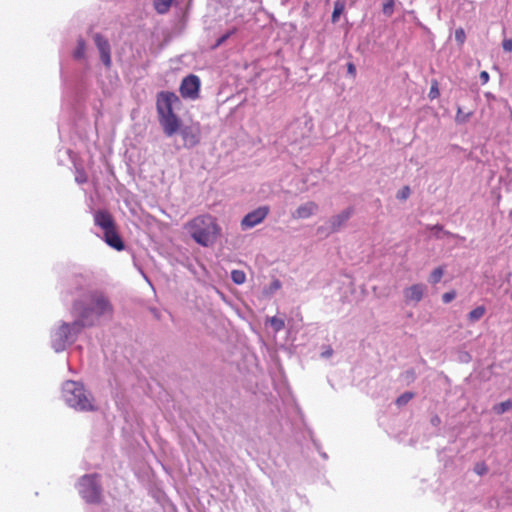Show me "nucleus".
I'll return each mask as SVG.
<instances>
[{"instance_id": "f257e3e1", "label": "nucleus", "mask_w": 512, "mask_h": 512, "mask_svg": "<svg viewBox=\"0 0 512 512\" xmlns=\"http://www.w3.org/2000/svg\"><path fill=\"white\" fill-rule=\"evenodd\" d=\"M72 313L88 328L96 326L102 318L111 317L113 305L103 291L94 290L73 301Z\"/></svg>"}, {"instance_id": "f03ea898", "label": "nucleus", "mask_w": 512, "mask_h": 512, "mask_svg": "<svg viewBox=\"0 0 512 512\" xmlns=\"http://www.w3.org/2000/svg\"><path fill=\"white\" fill-rule=\"evenodd\" d=\"M180 103L179 97L174 92L161 91L156 96L158 121L167 137L174 136L180 128L181 119L174 112Z\"/></svg>"}, {"instance_id": "7ed1b4c3", "label": "nucleus", "mask_w": 512, "mask_h": 512, "mask_svg": "<svg viewBox=\"0 0 512 512\" xmlns=\"http://www.w3.org/2000/svg\"><path fill=\"white\" fill-rule=\"evenodd\" d=\"M62 399L65 404L79 412H92L97 410L92 393L82 382L67 380L62 384Z\"/></svg>"}, {"instance_id": "20e7f679", "label": "nucleus", "mask_w": 512, "mask_h": 512, "mask_svg": "<svg viewBox=\"0 0 512 512\" xmlns=\"http://www.w3.org/2000/svg\"><path fill=\"white\" fill-rule=\"evenodd\" d=\"M185 230L197 244L203 247L213 245L220 233L215 218L209 214L194 217L185 224Z\"/></svg>"}, {"instance_id": "39448f33", "label": "nucleus", "mask_w": 512, "mask_h": 512, "mask_svg": "<svg viewBox=\"0 0 512 512\" xmlns=\"http://www.w3.org/2000/svg\"><path fill=\"white\" fill-rule=\"evenodd\" d=\"M86 327L76 318L72 322L59 321L50 332L51 347L56 353L72 346Z\"/></svg>"}, {"instance_id": "423d86ee", "label": "nucleus", "mask_w": 512, "mask_h": 512, "mask_svg": "<svg viewBox=\"0 0 512 512\" xmlns=\"http://www.w3.org/2000/svg\"><path fill=\"white\" fill-rule=\"evenodd\" d=\"M81 498L89 504H98L102 498L100 476L96 473L83 475L76 485Z\"/></svg>"}, {"instance_id": "0eeeda50", "label": "nucleus", "mask_w": 512, "mask_h": 512, "mask_svg": "<svg viewBox=\"0 0 512 512\" xmlns=\"http://www.w3.org/2000/svg\"><path fill=\"white\" fill-rule=\"evenodd\" d=\"M353 214L354 208L352 206L347 207L340 213L332 216L325 225L319 226L317 228V233L319 235L328 236L332 233L340 231V229L346 224V222L352 217Z\"/></svg>"}, {"instance_id": "6e6552de", "label": "nucleus", "mask_w": 512, "mask_h": 512, "mask_svg": "<svg viewBox=\"0 0 512 512\" xmlns=\"http://www.w3.org/2000/svg\"><path fill=\"white\" fill-rule=\"evenodd\" d=\"M200 79L194 74H190L183 78L179 92L184 99L196 100L199 97Z\"/></svg>"}, {"instance_id": "1a4fd4ad", "label": "nucleus", "mask_w": 512, "mask_h": 512, "mask_svg": "<svg viewBox=\"0 0 512 512\" xmlns=\"http://www.w3.org/2000/svg\"><path fill=\"white\" fill-rule=\"evenodd\" d=\"M270 212L269 206H260L253 211L247 213L241 220V228L243 230L251 229L262 223Z\"/></svg>"}, {"instance_id": "9d476101", "label": "nucleus", "mask_w": 512, "mask_h": 512, "mask_svg": "<svg viewBox=\"0 0 512 512\" xmlns=\"http://www.w3.org/2000/svg\"><path fill=\"white\" fill-rule=\"evenodd\" d=\"M94 44L99 52L100 60L106 69H110L112 66L111 58V45L109 40L101 33H95L93 35Z\"/></svg>"}, {"instance_id": "9b49d317", "label": "nucleus", "mask_w": 512, "mask_h": 512, "mask_svg": "<svg viewBox=\"0 0 512 512\" xmlns=\"http://www.w3.org/2000/svg\"><path fill=\"white\" fill-rule=\"evenodd\" d=\"M69 285L71 290V293L78 294V298L82 297L84 294L88 293L89 291H94L95 289H92V279L89 275L85 274H76L73 275L69 280Z\"/></svg>"}, {"instance_id": "f8f14e48", "label": "nucleus", "mask_w": 512, "mask_h": 512, "mask_svg": "<svg viewBox=\"0 0 512 512\" xmlns=\"http://www.w3.org/2000/svg\"><path fill=\"white\" fill-rule=\"evenodd\" d=\"M180 133L183 146L185 148H193L200 142V129L197 126L189 125V126H181L178 130Z\"/></svg>"}, {"instance_id": "ddd939ff", "label": "nucleus", "mask_w": 512, "mask_h": 512, "mask_svg": "<svg viewBox=\"0 0 512 512\" xmlns=\"http://www.w3.org/2000/svg\"><path fill=\"white\" fill-rule=\"evenodd\" d=\"M427 290V287L423 283H416L409 287H406L403 290V297L405 300V303L410 304H417L419 303Z\"/></svg>"}, {"instance_id": "4468645a", "label": "nucleus", "mask_w": 512, "mask_h": 512, "mask_svg": "<svg viewBox=\"0 0 512 512\" xmlns=\"http://www.w3.org/2000/svg\"><path fill=\"white\" fill-rule=\"evenodd\" d=\"M94 224L99 227L103 233L116 227L113 216L107 210H97L93 214Z\"/></svg>"}, {"instance_id": "2eb2a0df", "label": "nucleus", "mask_w": 512, "mask_h": 512, "mask_svg": "<svg viewBox=\"0 0 512 512\" xmlns=\"http://www.w3.org/2000/svg\"><path fill=\"white\" fill-rule=\"evenodd\" d=\"M319 210V206L314 201H307L300 205L294 212H292L293 219H307L315 215Z\"/></svg>"}, {"instance_id": "dca6fc26", "label": "nucleus", "mask_w": 512, "mask_h": 512, "mask_svg": "<svg viewBox=\"0 0 512 512\" xmlns=\"http://www.w3.org/2000/svg\"><path fill=\"white\" fill-rule=\"evenodd\" d=\"M103 240L108 246L117 251H122L125 248L124 242L116 227L103 233Z\"/></svg>"}, {"instance_id": "f3484780", "label": "nucleus", "mask_w": 512, "mask_h": 512, "mask_svg": "<svg viewBox=\"0 0 512 512\" xmlns=\"http://www.w3.org/2000/svg\"><path fill=\"white\" fill-rule=\"evenodd\" d=\"M86 55V42L83 38H78L76 48L73 51V57L76 60L84 59Z\"/></svg>"}, {"instance_id": "a211bd4d", "label": "nucleus", "mask_w": 512, "mask_h": 512, "mask_svg": "<svg viewBox=\"0 0 512 512\" xmlns=\"http://www.w3.org/2000/svg\"><path fill=\"white\" fill-rule=\"evenodd\" d=\"M486 313V308L485 306L483 305H480V306H477L476 308H474L473 310H471L467 317H468V320L469 322L471 323H475L477 321H479Z\"/></svg>"}, {"instance_id": "6ab92c4d", "label": "nucleus", "mask_w": 512, "mask_h": 512, "mask_svg": "<svg viewBox=\"0 0 512 512\" xmlns=\"http://www.w3.org/2000/svg\"><path fill=\"white\" fill-rule=\"evenodd\" d=\"M173 0H154L153 5L157 13L165 14L168 12Z\"/></svg>"}, {"instance_id": "aec40b11", "label": "nucleus", "mask_w": 512, "mask_h": 512, "mask_svg": "<svg viewBox=\"0 0 512 512\" xmlns=\"http://www.w3.org/2000/svg\"><path fill=\"white\" fill-rule=\"evenodd\" d=\"M444 275V268L443 267H437L435 268L428 277V282L430 284H437L441 281L442 277Z\"/></svg>"}, {"instance_id": "412c9836", "label": "nucleus", "mask_w": 512, "mask_h": 512, "mask_svg": "<svg viewBox=\"0 0 512 512\" xmlns=\"http://www.w3.org/2000/svg\"><path fill=\"white\" fill-rule=\"evenodd\" d=\"M512 408V399H508L506 401H503L501 403H498L494 405L493 410L496 414H504L508 410Z\"/></svg>"}, {"instance_id": "4be33fe9", "label": "nucleus", "mask_w": 512, "mask_h": 512, "mask_svg": "<svg viewBox=\"0 0 512 512\" xmlns=\"http://www.w3.org/2000/svg\"><path fill=\"white\" fill-rule=\"evenodd\" d=\"M231 280L237 284L241 285L246 281V274L242 270H233L231 272Z\"/></svg>"}, {"instance_id": "5701e85b", "label": "nucleus", "mask_w": 512, "mask_h": 512, "mask_svg": "<svg viewBox=\"0 0 512 512\" xmlns=\"http://www.w3.org/2000/svg\"><path fill=\"white\" fill-rule=\"evenodd\" d=\"M343 11H344V4L341 3L340 1H336L334 4L331 21L333 23H336L338 21L340 15L343 13Z\"/></svg>"}, {"instance_id": "b1692460", "label": "nucleus", "mask_w": 512, "mask_h": 512, "mask_svg": "<svg viewBox=\"0 0 512 512\" xmlns=\"http://www.w3.org/2000/svg\"><path fill=\"white\" fill-rule=\"evenodd\" d=\"M270 325L274 332H279L285 327V322L283 319L278 318L276 316L270 318Z\"/></svg>"}, {"instance_id": "393cba45", "label": "nucleus", "mask_w": 512, "mask_h": 512, "mask_svg": "<svg viewBox=\"0 0 512 512\" xmlns=\"http://www.w3.org/2000/svg\"><path fill=\"white\" fill-rule=\"evenodd\" d=\"M395 0H386L382 6V12L385 16L390 17L394 13Z\"/></svg>"}, {"instance_id": "a878e982", "label": "nucleus", "mask_w": 512, "mask_h": 512, "mask_svg": "<svg viewBox=\"0 0 512 512\" xmlns=\"http://www.w3.org/2000/svg\"><path fill=\"white\" fill-rule=\"evenodd\" d=\"M413 396L414 394L412 392H405L396 399V404L398 406L406 405L413 398Z\"/></svg>"}, {"instance_id": "bb28decb", "label": "nucleus", "mask_w": 512, "mask_h": 512, "mask_svg": "<svg viewBox=\"0 0 512 512\" xmlns=\"http://www.w3.org/2000/svg\"><path fill=\"white\" fill-rule=\"evenodd\" d=\"M455 40L459 45H463L466 40V34L463 28H457L455 30Z\"/></svg>"}, {"instance_id": "cd10ccee", "label": "nucleus", "mask_w": 512, "mask_h": 512, "mask_svg": "<svg viewBox=\"0 0 512 512\" xmlns=\"http://www.w3.org/2000/svg\"><path fill=\"white\" fill-rule=\"evenodd\" d=\"M474 472L479 476H483L488 472V467L484 462H478L474 466Z\"/></svg>"}, {"instance_id": "c85d7f7f", "label": "nucleus", "mask_w": 512, "mask_h": 512, "mask_svg": "<svg viewBox=\"0 0 512 512\" xmlns=\"http://www.w3.org/2000/svg\"><path fill=\"white\" fill-rule=\"evenodd\" d=\"M411 190L409 186H404L397 192L396 198L398 200L404 201L410 196Z\"/></svg>"}, {"instance_id": "c756f323", "label": "nucleus", "mask_w": 512, "mask_h": 512, "mask_svg": "<svg viewBox=\"0 0 512 512\" xmlns=\"http://www.w3.org/2000/svg\"><path fill=\"white\" fill-rule=\"evenodd\" d=\"M415 378H416V373L413 369H409V370L405 371L404 373H402V379L407 382H412L415 380Z\"/></svg>"}, {"instance_id": "7c9ffc66", "label": "nucleus", "mask_w": 512, "mask_h": 512, "mask_svg": "<svg viewBox=\"0 0 512 512\" xmlns=\"http://www.w3.org/2000/svg\"><path fill=\"white\" fill-rule=\"evenodd\" d=\"M455 297H456V292L454 290H452V291L446 292L442 295V301H443V303L448 304L451 301H453L455 299Z\"/></svg>"}, {"instance_id": "2f4dec72", "label": "nucleus", "mask_w": 512, "mask_h": 512, "mask_svg": "<svg viewBox=\"0 0 512 512\" xmlns=\"http://www.w3.org/2000/svg\"><path fill=\"white\" fill-rule=\"evenodd\" d=\"M469 116H470V113L463 114L462 110L460 108H458L457 115H456V121L458 123H464L468 120Z\"/></svg>"}, {"instance_id": "473e14b6", "label": "nucleus", "mask_w": 512, "mask_h": 512, "mask_svg": "<svg viewBox=\"0 0 512 512\" xmlns=\"http://www.w3.org/2000/svg\"><path fill=\"white\" fill-rule=\"evenodd\" d=\"M428 96H429L430 99H435V98H437L439 96V89H438V86H437V82H435L431 86Z\"/></svg>"}, {"instance_id": "72a5a7b5", "label": "nucleus", "mask_w": 512, "mask_h": 512, "mask_svg": "<svg viewBox=\"0 0 512 512\" xmlns=\"http://www.w3.org/2000/svg\"><path fill=\"white\" fill-rule=\"evenodd\" d=\"M430 229H431L432 231H435V236H436L437 238H441V236L439 235V233H440V232H443L444 234H447V235H449V234H450V233H449V232H447V231H443V226H441V225H439V224H436V225L431 226V227H430Z\"/></svg>"}, {"instance_id": "f704fd0d", "label": "nucleus", "mask_w": 512, "mask_h": 512, "mask_svg": "<svg viewBox=\"0 0 512 512\" xmlns=\"http://www.w3.org/2000/svg\"><path fill=\"white\" fill-rule=\"evenodd\" d=\"M502 48L505 52H511L512 51V39L505 38L502 42Z\"/></svg>"}, {"instance_id": "c9c22d12", "label": "nucleus", "mask_w": 512, "mask_h": 512, "mask_svg": "<svg viewBox=\"0 0 512 512\" xmlns=\"http://www.w3.org/2000/svg\"><path fill=\"white\" fill-rule=\"evenodd\" d=\"M233 33H234V31H230V32L223 34L221 37H219L216 42V46L222 45Z\"/></svg>"}, {"instance_id": "e433bc0d", "label": "nucleus", "mask_w": 512, "mask_h": 512, "mask_svg": "<svg viewBox=\"0 0 512 512\" xmlns=\"http://www.w3.org/2000/svg\"><path fill=\"white\" fill-rule=\"evenodd\" d=\"M76 182L79 184H83L87 181V176L84 172H78L75 178Z\"/></svg>"}, {"instance_id": "4c0bfd02", "label": "nucleus", "mask_w": 512, "mask_h": 512, "mask_svg": "<svg viewBox=\"0 0 512 512\" xmlns=\"http://www.w3.org/2000/svg\"><path fill=\"white\" fill-rule=\"evenodd\" d=\"M347 73L352 76V77H355L356 76V67L353 63L349 62L347 64Z\"/></svg>"}, {"instance_id": "58836bf2", "label": "nucleus", "mask_w": 512, "mask_h": 512, "mask_svg": "<svg viewBox=\"0 0 512 512\" xmlns=\"http://www.w3.org/2000/svg\"><path fill=\"white\" fill-rule=\"evenodd\" d=\"M479 79H480V81H481V83L483 85L486 84L489 81V74H488V72L487 71L480 72Z\"/></svg>"}, {"instance_id": "ea45409f", "label": "nucleus", "mask_w": 512, "mask_h": 512, "mask_svg": "<svg viewBox=\"0 0 512 512\" xmlns=\"http://www.w3.org/2000/svg\"><path fill=\"white\" fill-rule=\"evenodd\" d=\"M333 354V349L328 346L327 348H325V350L321 353V356L323 358H328L330 357L331 355Z\"/></svg>"}, {"instance_id": "a19ab883", "label": "nucleus", "mask_w": 512, "mask_h": 512, "mask_svg": "<svg viewBox=\"0 0 512 512\" xmlns=\"http://www.w3.org/2000/svg\"><path fill=\"white\" fill-rule=\"evenodd\" d=\"M440 422H441V420H440V418L437 415H435V416H433L431 418V423H432L433 426L439 425Z\"/></svg>"}, {"instance_id": "79ce46f5", "label": "nucleus", "mask_w": 512, "mask_h": 512, "mask_svg": "<svg viewBox=\"0 0 512 512\" xmlns=\"http://www.w3.org/2000/svg\"><path fill=\"white\" fill-rule=\"evenodd\" d=\"M144 278H145V280H146L149 284H151V282L149 281V279H148V277H147L146 275H144Z\"/></svg>"}, {"instance_id": "37998d69", "label": "nucleus", "mask_w": 512, "mask_h": 512, "mask_svg": "<svg viewBox=\"0 0 512 512\" xmlns=\"http://www.w3.org/2000/svg\"><path fill=\"white\" fill-rule=\"evenodd\" d=\"M321 455H322V457H323L324 459H327V455H326V453H321Z\"/></svg>"}]
</instances>
